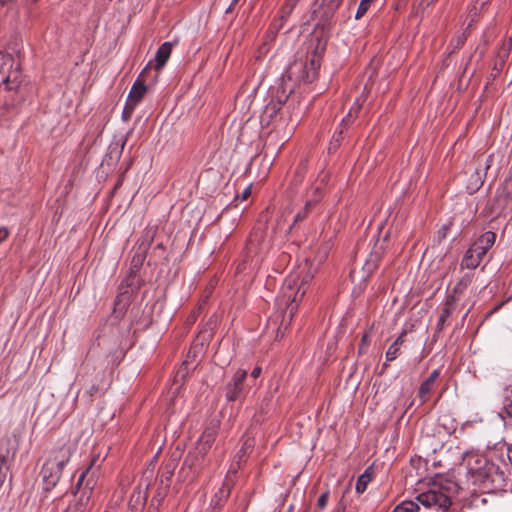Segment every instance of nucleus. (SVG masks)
<instances>
[{
	"mask_svg": "<svg viewBox=\"0 0 512 512\" xmlns=\"http://www.w3.org/2000/svg\"><path fill=\"white\" fill-rule=\"evenodd\" d=\"M373 478V474L371 472V467L367 468L363 474H361L358 479H357V483H356V492L357 493H363L366 488H367V485L371 482Z\"/></svg>",
	"mask_w": 512,
	"mask_h": 512,
	"instance_id": "nucleus-22",
	"label": "nucleus"
},
{
	"mask_svg": "<svg viewBox=\"0 0 512 512\" xmlns=\"http://www.w3.org/2000/svg\"><path fill=\"white\" fill-rule=\"evenodd\" d=\"M219 426L220 423L218 420H212L201 434L196 445V450L201 456L206 455L212 447V444L216 439Z\"/></svg>",
	"mask_w": 512,
	"mask_h": 512,
	"instance_id": "nucleus-11",
	"label": "nucleus"
},
{
	"mask_svg": "<svg viewBox=\"0 0 512 512\" xmlns=\"http://www.w3.org/2000/svg\"><path fill=\"white\" fill-rule=\"evenodd\" d=\"M82 370L83 372L78 376L79 381L86 389V392L93 396L104 387L105 372L89 365L84 366Z\"/></svg>",
	"mask_w": 512,
	"mask_h": 512,
	"instance_id": "nucleus-7",
	"label": "nucleus"
},
{
	"mask_svg": "<svg viewBox=\"0 0 512 512\" xmlns=\"http://www.w3.org/2000/svg\"><path fill=\"white\" fill-rule=\"evenodd\" d=\"M333 512H345V505L342 501H339Z\"/></svg>",
	"mask_w": 512,
	"mask_h": 512,
	"instance_id": "nucleus-42",
	"label": "nucleus"
},
{
	"mask_svg": "<svg viewBox=\"0 0 512 512\" xmlns=\"http://www.w3.org/2000/svg\"><path fill=\"white\" fill-rule=\"evenodd\" d=\"M504 408L512 417V384L505 391Z\"/></svg>",
	"mask_w": 512,
	"mask_h": 512,
	"instance_id": "nucleus-31",
	"label": "nucleus"
},
{
	"mask_svg": "<svg viewBox=\"0 0 512 512\" xmlns=\"http://www.w3.org/2000/svg\"><path fill=\"white\" fill-rule=\"evenodd\" d=\"M300 0H285L280 8V19L287 20Z\"/></svg>",
	"mask_w": 512,
	"mask_h": 512,
	"instance_id": "nucleus-23",
	"label": "nucleus"
},
{
	"mask_svg": "<svg viewBox=\"0 0 512 512\" xmlns=\"http://www.w3.org/2000/svg\"><path fill=\"white\" fill-rule=\"evenodd\" d=\"M471 283V276L465 275L453 288L450 295H455L458 299L459 296L466 290L468 285Z\"/></svg>",
	"mask_w": 512,
	"mask_h": 512,
	"instance_id": "nucleus-26",
	"label": "nucleus"
},
{
	"mask_svg": "<svg viewBox=\"0 0 512 512\" xmlns=\"http://www.w3.org/2000/svg\"><path fill=\"white\" fill-rule=\"evenodd\" d=\"M74 450L75 444L71 441H67L61 446L51 450L46 462L63 470L64 466L69 462Z\"/></svg>",
	"mask_w": 512,
	"mask_h": 512,
	"instance_id": "nucleus-9",
	"label": "nucleus"
},
{
	"mask_svg": "<svg viewBox=\"0 0 512 512\" xmlns=\"http://www.w3.org/2000/svg\"><path fill=\"white\" fill-rule=\"evenodd\" d=\"M9 236V230L6 227H0V244Z\"/></svg>",
	"mask_w": 512,
	"mask_h": 512,
	"instance_id": "nucleus-39",
	"label": "nucleus"
},
{
	"mask_svg": "<svg viewBox=\"0 0 512 512\" xmlns=\"http://www.w3.org/2000/svg\"><path fill=\"white\" fill-rule=\"evenodd\" d=\"M328 501H329V492H328V491H326V492L322 493V494L319 496V498H318V500H317V506H318L321 510H323V509L326 507V505H327Z\"/></svg>",
	"mask_w": 512,
	"mask_h": 512,
	"instance_id": "nucleus-33",
	"label": "nucleus"
},
{
	"mask_svg": "<svg viewBox=\"0 0 512 512\" xmlns=\"http://www.w3.org/2000/svg\"><path fill=\"white\" fill-rule=\"evenodd\" d=\"M309 65V68L305 65L306 74L303 76L307 81H311L315 77L316 71L319 68V63L315 59H312Z\"/></svg>",
	"mask_w": 512,
	"mask_h": 512,
	"instance_id": "nucleus-28",
	"label": "nucleus"
},
{
	"mask_svg": "<svg viewBox=\"0 0 512 512\" xmlns=\"http://www.w3.org/2000/svg\"><path fill=\"white\" fill-rule=\"evenodd\" d=\"M20 64L12 54L0 51V106L9 108L20 99Z\"/></svg>",
	"mask_w": 512,
	"mask_h": 512,
	"instance_id": "nucleus-1",
	"label": "nucleus"
},
{
	"mask_svg": "<svg viewBox=\"0 0 512 512\" xmlns=\"http://www.w3.org/2000/svg\"><path fill=\"white\" fill-rule=\"evenodd\" d=\"M321 196H322V191L319 187L312 188L307 193L308 199H313V198L319 197V200H320Z\"/></svg>",
	"mask_w": 512,
	"mask_h": 512,
	"instance_id": "nucleus-35",
	"label": "nucleus"
},
{
	"mask_svg": "<svg viewBox=\"0 0 512 512\" xmlns=\"http://www.w3.org/2000/svg\"><path fill=\"white\" fill-rule=\"evenodd\" d=\"M470 249L478 258H480V261H482L483 257L487 254V251L483 250L482 248H479V246H476L475 244H472L470 246Z\"/></svg>",
	"mask_w": 512,
	"mask_h": 512,
	"instance_id": "nucleus-34",
	"label": "nucleus"
},
{
	"mask_svg": "<svg viewBox=\"0 0 512 512\" xmlns=\"http://www.w3.org/2000/svg\"><path fill=\"white\" fill-rule=\"evenodd\" d=\"M489 161H490V159L488 158L486 163H485V166H484L485 170H487L490 167Z\"/></svg>",
	"mask_w": 512,
	"mask_h": 512,
	"instance_id": "nucleus-45",
	"label": "nucleus"
},
{
	"mask_svg": "<svg viewBox=\"0 0 512 512\" xmlns=\"http://www.w3.org/2000/svg\"><path fill=\"white\" fill-rule=\"evenodd\" d=\"M252 447H253V441H251V440H246V441L244 442V444H243L242 448L240 449V451H239V453H238V455H237V457H238V461H237V463H238V464L240 463V461L242 460V458H243L246 454H248V453H250V452H251Z\"/></svg>",
	"mask_w": 512,
	"mask_h": 512,
	"instance_id": "nucleus-32",
	"label": "nucleus"
},
{
	"mask_svg": "<svg viewBox=\"0 0 512 512\" xmlns=\"http://www.w3.org/2000/svg\"><path fill=\"white\" fill-rule=\"evenodd\" d=\"M285 22H286V20L280 19V15L272 21L269 29L267 30V32L264 36L263 45L261 47L262 53L268 52V50H269L268 45L271 44L272 42H274L278 32L284 27Z\"/></svg>",
	"mask_w": 512,
	"mask_h": 512,
	"instance_id": "nucleus-14",
	"label": "nucleus"
},
{
	"mask_svg": "<svg viewBox=\"0 0 512 512\" xmlns=\"http://www.w3.org/2000/svg\"><path fill=\"white\" fill-rule=\"evenodd\" d=\"M247 370L237 369L231 380L225 387V396L227 401L234 402L240 399L244 393V382L247 378Z\"/></svg>",
	"mask_w": 512,
	"mask_h": 512,
	"instance_id": "nucleus-8",
	"label": "nucleus"
},
{
	"mask_svg": "<svg viewBox=\"0 0 512 512\" xmlns=\"http://www.w3.org/2000/svg\"><path fill=\"white\" fill-rule=\"evenodd\" d=\"M262 369L261 367H255L251 372V377L257 379L261 375Z\"/></svg>",
	"mask_w": 512,
	"mask_h": 512,
	"instance_id": "nucleus-41",
	"label": "nucleus"
},
{
	"mask_svg": "<svg viewBox=\"0 0 512 512\" xmlns=\"http://www.w3.org/2000/svg\"><path fill=\"white\" fill-rule=\"evenodd\" d=\"M484 183V175L480 173L477 169L472 172L470 179L467 183V191L469 193L476 192Z\"/></svg>",
	"mask_w": 512,
	"mask_h": 512,
	"instance_id": "nucleus-21",
	"label": "nucleus"
},
{
	"mask_svg": "<svg viewBox=\"0 0 512 512\" xmlns=\"http://www.w3.org/2000/svg\"><path fill=\"white\" fill-rule=\"evenodd\" d=\"M462 464L474 484L483 482L489 475L493 465L478 451H467L462 456Z\"/></svg>",
	"mask_w": 512,
	"mask_h": 512,
	"instance_id": "nucleus-5",
	"label": "nucleus"
},
{
	"mask_svg": "<svg viewBox=\"0 0 512 512\" xmlns=\"http://www.w3.org/2000/svg\"><path fill=\"white\" fill-rule=\"evenodd\" d=\"M405 331H403L396 339L395 341L389 346L387 352H386V361L390 362V361H393L395 360L399 353H400V349H401V345L404 343V335H405Z\"/></svg>",
	"mask_w": 512,
	"mask_h": 512,
	"instance_id": "nucleus-18",
	"label": "nucleus"
},
{
	"mask_svg": "<svg viewBox=\"0 0 512 512\" xmlns=\"http://www.w3.org/2000/svg\"><path fill=\"white\" fill-rule=\"evenodd\" d=\"M459 299L455 295H448L443 304L438 322L437 329L442 330L447 323V320L450 318L454 310L456 309V305Z\"/></svg>",
	"mask_w": 512,
	"mask_h": 512,
	"instance_id": "nucleus-13",
	"label": "nucleus"
},
{
	"mask_svg": "<svg viewBox=\"0 0 512 512\" xmlns=\"http://www.w3.org/2000/svg\"><path fill=\"white\" fill-rule=\"evenodd\" d=\"M342 0H322V7L325 9L324 14L326 18L332 16V14L339 8Z\"/></svg>",
	"mask_w": 512,
	"mask_h": 512,
	"instance_id": "nucleus-25",
	"label": "nucleus"
},
{
	"mask_svg": "<svg viewBox=\"0 0 512 512\" xmlns=\"http://www.w3.org/2000/svg\"><path fill=\"white\" fill-rule=\"evenodd\" d=\"M238 2V0H233L232 4H236Z\"/></svg>",
	"mask_w": 512,
	"mask_h": 512,
	"instance_id": "nucleus-46",
	"label": "nucleus"
},
{
	"mask_svg": "<svg viewBox=\"0 0 512 512\" xmlns=\"http://www.w3.org/2000/svg\"><path fill=\"white\" fill-rule=\"evenodd\" d=\"M457 489V484L444 477L435 480L429 489L420 493L416 499L427 508L447 510L451 506V493Z\"/></svg>",
	"mask_w": 512,
	"mask_h": 512,
	"instance_id": "nucleus-2",
	"label": "nucleus"
},
{
	"mask_svg": "<svg viewBox=\"0 0 512 512\" xmlns=\"http://www.w3.org/2000/svg\"><path fill=\"white\" fill-rule=\"evenodd\" d=\"M172 51V44L164 42L157 50L155 55V69L161 70L168 61Z\"/></svg>",
	"mask_w": 512,
	"mask_h": 512,
	"instance_id": "nucleus-16",
	"label": "nucleus"
},
{
	"mask_svg": "<svg viewBox=\"0 0 512 512\" xmlns=\"http://www.w3.org/2000/svg\"><path fill=\"white\" fill-rule=\"evenodd\" d=\"M152 63L149 62L146 67L141 71L138 78L132 85L128 94L123 114L129 118L134 112L136 106L142 101L147 93V86L145 85L144 75L151 68Z\"/></svg>",
	"mask_w": 512,
	"mask_h": 512,
	"instance_id": "nucleus-6",
	"label": "nucleus"
},
{
	"mask_svg": "<svg viewBox=\"0 0 512 512\" xmlns=\"http://www.w3.org/2000/svg\"><path fill=\"white\" fill-rule=\"evenodd\" d=\"M448 230H449V227L447 225L442 226L438 230V238H439V240H442V239L446 238Z\"/></svg>",
	"mask_w": 512,
	"mask_h": 512,
	"instance_id": "nucleus-38",
	"label": "nucleus"
},
{
	"mask_svg": "<svg viewBox=\"0 0 512 512\" xmlns=\"http://www.w3.org/2000/svg\"><path fill=\"white\" fill-rule=\"evenodd\" d=\"M229 493V485L223 483L222 487L219 489V491L214 495V498L212 499L211 505L213 506V509L211 512H219L218 510L228 498Z\"/></svg>",
	"mask_w": 512,
	"mask_h": 512,
	"instance_id": "nucleus-17",
	"label": "nucleus"
},
{
	"mask_svg": "<svg viewBox=\"0 0 512 512\" xmlns=\"http://www.w3.org/2000/svg\"><path fill=\"white\" fill-rule=\"evenodd\" d=\"M250 194H251V187H247V188L243 191V193H242V195H241V199H242V200H246V199H248V197L250 196Z\"/></svg>",
	"mask_w": 512,
	"mask_h": 512,
	"instance_id": "nucleus-43",
	"label": "nucleus"
},
{
	"mask_svg": "<svg viewBox=\"0 0 512 512\" xmlns=\"http://www.w3.org/2000/svg\"><path fill=\"white\" fill-rule=\"evenodd\" d=\"M419 506L413 501H404L398 505L392 512H417Z\"/></svg>",
	"mask_w": 512,
	"mask_h": 512,
	"instance_id": "nucleus-27",
	"label": "nucleus"
},
{
	"mask_svg": "<svg viewBox=\"0 0 512 512\" xmlns=\"http://www.w3.org/2000/svg\"><path fill=\"white\" fill-rule=\"evenodd\" d=\"M279 109V104L269 103L263 112L262 122L269 124L277 116Z\"/></svg>",
	"mask_w": 512,
	"mask_h": 512,
	"instance_id": "nucleus-24",
	"label": "nucleus"
},
{
	"mask_svg": "<svg viewBox=\"0 0 512 512\" xmlns=\"http://www.w3.org/2000/svg\"><path fill=\"white\" fill-rule=\"evenodd\" d=\"M439 375L440 371L438 369L433 370L429 377L420 385L419 398L422 403H425L428 400L429 395L433 390L434 384L438 379Z\"/></svg>",
	"mask_w": 512,
	"mask_h": 512,
	"instance_id": "nucleus-15",
	"label": "nucleus"
},
{
	"mask_svg": "<svg viewBox=\"0 0 512 512\" xmlns=\"http://www.w3.org/2000/svg\"><path fill=\"white\" fill-rule=\"evenodd\" d=\"M481 261L473 251L469 248L461 261V269H476L480 265Z\"/></svg>",
	"mask_w": 512,
	"mask_h": 512,
	"instance_id": "nucleus-20",
	"label": "nucleus"
},
{
	"mask_svg": "<svg viewBox=\"0 0 512 512\" xmlns=\"http://www.w3.org/2000/svg\"><path fill=\"white\" fill-rule=\"evenodd\" d=\"M9 455H10L9 449L3 451V449L0 448V487L3 485L5 478H6V474L2 471V465L6 462Z\"/></svg>",
	"mask_w": 512,
	"mask_h": 512,
	"instance_id": "nucleus-30",
	"label": "nucleus"
},
{
	"mask_svg": "<svg viewBox=\"0 0 512 512\" xmlns=\"http://www.w3.org/2000/svg\"><path fill=\"white\" fill-rule=\"evenodd\" d=\"M319 202V197H316V198H313V199H307L306 203H305V206H304V209L305 211H307V214L309 213V211L311 210V208Z\"/></svg>",
	"mask_w": 512,
	"mask_h": 512,
	"instance_id": "nucleus-36",
	"label": "nucleus"
},
{
	"mask_svg": "<svg viewBox=\"0 0 512 512\" xmlns=\"http://www.w3.org/2000/svg\"><path fill=\"white\" fill-rule=\"evenodd\" d=\"M389 237V232H387L382 240H377L369 253L364 265V271L370 275L372 274L379 266V263L384 255L386 246L385 242Z\"/></svg>",
	"mask_w": 512,
	"mask_h": 512,
	"instance_id": "nucleus-10",
	"label": "nucleus"
},
{
	"mask_svg": "<svg viewBox=\"0 0 512 512\" xmlns=\"http://www.w3.org/2000/svg\"><path fill=\"white\" fill-rule=\"evenodd\" d=\"M511 49H512V38L504 40L502 47L499 50V58L501 60V63H504V61L508 57Z\"/></svg>",
	"mask_w": 512,
	"mask_h": 512,
	"instance_id": "nucleus-29",
	"label": "nucleus"
},
{
	"mask_svg": "<svg viewBox=\"0 0 512 512\" xmlns=\"http://www.w3.org/2000/svg\"><path fill=\"white\" fill-rule=\"evenodd\" d=\"M307 215H308V214H307V211H305V210H303V211H301V212H298V213L295 215V217H294V223H297V222H299V221H302L303 219H305V218H306V216H307Z\"/></svg>",
	"mask_w": 512,
	"mask_h": 512,
	"instance_id": "nucleus-40",
	"label": "nucleus"
},
{
	"mask_svg": "<svg viewBox=\"0 0 512 512\" xmlns=\"http://www.w3.org/2000/svg\"><path fill=\"white\" fill-rule=\"evenodd\" d=\"M369 345V338L367 334H364L361 340V344L359 347V352L363 353L365 351V348Z\"/></svg>",
	"mask_w": 512,
	"mask_h": 512,
	"instance_id": "nucleus-37",
	"label": "nucleus"
},
{
	"mask_svg": "<svg viewBox=\"0 0 512 512\" xmlns=\"http://www.w3.org/2000/svg\"><path fill=\"white\" fill-rule=\"evenodd\" d=\"M62 471L63 470L58 467L45 461L41 470V477L46 491H50L56 486L61 477Z\"/></svg>",
	"mask_w": 512,
	"mask_h": 512,
	"instance_id": "nucleus-12",
	"label": "nucleus"
},
{
	"mask_svg": "<svg viewBox=\"0 0 512 512\" xmlns=\"http://www.w3.org/2000/svg\"><path fill=\"white\" fill-rule=\"evenodd\" d=\"M311 276H308L306 280L298 283V279L290 276L286 279L283 287L281 296L278 299L279 305H285L286 310L289 312V322L298 310V303L303 299L306 293V284Z\"/></svg>",
	"mask_w": 512,
	"mask_h": 512,
	"instance_id": "nucleus-3",
	"label": "nucleus"
},
{
	"mask_svg": "<svg viewBox=\"0 0 512 512\" xmlns=\"http://www.w3.org/2000/svg\"><path fill=\"white\" fill-rule=\"evenodd\" d=\"M94 463L95 460H93L91 465L80 475L76 484V494H78V496L74 504L68 508V512H87L90 509V499L95 485V479L93 475L89 477V474Z\"/></svg>",
	"mask_w": 512,
	"mask_h": 512,
	"instance_id": "nucleus-4",
	"label": "nucleus"
},
{
	"mask_svg": "<svg viewBox=\"0 0 512 512\" xmlns=\"http://www.w3.org/2000/svg\"><path fill=\"white\" fill-rule=\"evenodd\" d=\"M495 241L496 234L492 231H487L483 233L473 244L488 252L489 249L495 244Z\"/></svg>",
	"mask_w": 512,
	"mask_h": 512,
	"instance_id": "nucleus-19",
	"label": "nucleus"
},
{
	"mask_svg": "<svg viewBox=\"0 0 512 512\" xmlns=\"http://www.w3.org/2000/svg\"><path fill=\"white\" fill-rule=\"evenodd\" d=\"M352 117H353L352 111L350 110L348 115H347V117L342 120V123L345 124V125L350 123Z\"/></svg>",
	"mask_w": 512,
	"mask_h": 512,
	"instance_id": "nucleus-44",
	"label": "nucleus"
}]
</instances>
